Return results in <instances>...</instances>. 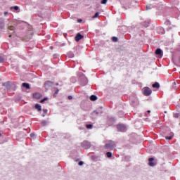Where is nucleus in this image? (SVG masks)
Returning a JSON list of instances; mask_svg holds the SVG:
<instances>
[{
	"instance_id": "nucleus-1",
	"label": "nucleus",
	"mask_w": 180,
	"mask_h": 180,
	"mask_svg": "<svg viewBox=\"0 0 180 180\" xmlns=\"http://www.w3.org/2000/svg\"><path fill=\"white\" fill-rule=\"evenodd\" d=\"M143 94L146 96H150V94H153V91L148 87H145L143 89Z\"/></svg>"
},
{
	"instance_id": "nucleus-2",
	"label": "nucleus",
	"mask_w": 180,
	"mask_h": 180,
	"mask_svg": "<svg viewBox=\"0 0 180 180\" xmlns=\"http://www.w3.org/2000/svg\"><path fill=\"white\" fill-rule=\"evenodd\" d=\"M115 147V142L110 141L105 144V148H108L109 150H112Z\"/></svg>"
},
{
	"instance_id": "nucleus-3",
	"label": "nucleus",
	"mask_w": 180,
	"mask_h": 180,
	"mask_svg": "<svg viewBox=\"0 0 180 180\" xmlns=\"http://www.w3.org/2000/svg\"><path fill=\"white\" fill-rule=\"evenodd\" d=\"M41 96H42L41 94L39 92H36L33 94V98H34V99H40Z\"/></svg>"
},
{
	"instance_id": "nucleus-4",
	"label": "nucleus",
	"mask_w": 180,
	"mask_h": 180,
	"mask_svg": "<svg viewBox=\"0 0 180 180\" xmlns=\"http://www.w3.org/2000/svg\"><path fill=\"white\" fill-rule=\"evenodd\" d=\"M148 165H150V167H154L155 166V162H154V158H150L148 159Z\"/></svg>"
},
{
	"instance_id": "nucleus-5",
	"label": "nucleus",
	"mask_w": 180,
	"mask_h": 180,
	"mask_svg": "<svg viewBox=\"0 0 180 180\" xmlns=\"http://www.w3.org/2000/svg\"><path fill=\"white\" fill-rule=\"evenodd\" d=\"M117 129L120 130V131H124V130H126V127L123 124H118Z\"/></svg>"
},
{
	"instance_id": "nucleus-6",
	"label": "nucleus",
	"mask_w": 180,
	"mask_h": 180,
	"mask_svg": "<svg viewBox=\"0 0 180 180\" xmlns=\"http://www.w3.org/2000/svg\"><path fill=\"white\" fill-rule=\"evenodd\" d=\"M82 39H84V36L81 35L79 33H78L75 37L76 41H79Z\"/></svg>"
},
{
	"instance_id": "nucleus-7",
	"label": "nucleus",
	"mask_w": 180,
	"mask_h": 180,
	"mask_svg": "<svg viewBox=\"0 0 180 180\" xmlns=\"http://www.w3.org/2000/svg\"><path fill=\"white\" fill-rule=\"evenodd\" d=\"M34 108L38 112H41V105L40 104H36Z\"/></svg>"
},
{
	"instance_id": "nucleus-8",
	"label": "nucleus",
	"mask_w": 180,
	"mask_h": 180,
	"mask_svg": "<svg viewBox=\"0 0 180 180\" xmlns=\"http://www.w3.org/2000/svg\"><path fill=\"white\" fill-rule=\"evenodd\" d=\"M155 54H157V56H162V50H161L160 49H158L155 51Z\"/></svg>"
},
{
	"instance_id": "nucleus-9",
	"label": "nucleus",
	"mask_w": 180,
	"mask_h": 180,
	"mask_svg": "<svg viewBox=\"0 0 180 180\" xmlns=\"http://www.w3.org/2000/svg\"><path fill=\"white\" fill-rule=\"evenodd\" d=\"M22 86L24 88H26V89H30V85H29L27 83H22Z\"/></svg>"
},
{
	"instance_id": "nucleus-10",
	"label": "nucleus",
	"mask_w": 180,
	"mask_h": 180,
	"mask_svg": "<svg viewBox=\"0 0 180 180\" xmlns=\"http://www.w3.org/2000/svg\"><path fill=\"white\" fill-rule=\"evenodd\" d=\"M8 30H11V32H13V33H15V27L13 25L8 26Z\"/></svg>"
},
{
	"instance_id": "nucleus-11",
	"label": "nucleus",
	"mask_w": 180,
	"mask_h": 180,
	"mask_svg": "<svg viewBox=\"0 0 180 180\" xmlns=\"http://www.w3.org/2000/svg\"><path fill=\"white\" fill-rule=\"evenodd\" d=\"M153 88H160V83L155 82V84H153Z\"/></svg>"
},
{
	"instance_id": "nucleus-12",
	"label": "nucleus",
	"mask_w": 180,
	"mask_h": 180,
	"mask_svg": "<svg viewBox=\"0 0 180 180\" xmlns=\"http://www.w3.org/2000/svg\"><path fill=\"white\" fill-rule=\"evenodd\" d=\"M90 99L91 101H96V99H98V97H96V96L95 95H92L91 96Z\"/></svg>"
},
{
	"instance_id": "nucleus-13",
	"label": "nucleus",
	"mask_w": 180,
	"mask_h": 180,
	"mask_svg": "<svg viewBox=\"0 0 180 180\" xmlns=\"http://www.w3.org/2000/svg\"><path fill=\"white\" fill-rule=\"evenodd\" d=\"M173 138H174V134H172V133L170 136L165 137L166 140H172Z\"/></svg>"
},
{
	"instance_id": "nucleus-14",
	"label": "nucleus",
	"mask_w": 180,
	"mask_h": 180,
	"mask_svg": "<svg viewBox=\"0 0 180 180\" xmlns=\"http://www.w3.org/2000/svg\"><path fill=\"white\" fill-rule=\"evenodd\" d=\"M0 29H5V22H0Z\"/></svg>"
},
{
	"instance_id": "nucleus-15",
	"label": "nucleus",
	"mask_w": 180,
	"mask_h": 180,
	"mask_svg": "<svg viewBox=\"0 0 180 180\" xmlns=\"http://www.w3.org/2000/svg\"><path fill=\"white\" fill-rule=\"evenodd\" d=\"M96 18H99V13H96V14L92 17L93 19H95Z\"/></svg>"
},
{
	"instance_id": "nucleus-16",
	"label": "nucleus",
	"mask_w": 180,
	"mask_h": 180,
	"mask_svg": "<svg viewBox=\"0 0 180 180\" xmlns=\"http://www.w3.org/2000/svg\"><path fill=\"white\" fill-rule=\"evenodd\" d=\"M107 157H108V158H112V153L108 152V153H107Z\"/></svg>"
},
{
	"instance_id": "nucleus-17",
	"label": "nucleus",
	"mask_w": 180,
	"mask_h": 180,
	"mask_svg": "<svg viewBox=\"0 0 180 180\" xmlns=\"http://www.w3.org/2000/svg\"><path fill=\"white\" fill-rule=\"evenodd\" d=\"M10 9H15V11H18L19 9V6H15L14 7H11Z\"/></svg>"
},
{
	"instance_id": "nucleus-18",
	"label": "nucleus",
	"mask_w": 180,
	"mask_h": 180,
	"mask_svg": "<svg viewBox=\"0 0 180 180\" xmlns=\"http://www.w3.org/2000/svg\"><path fill=\"white\" fill-rule=\"evenodd\" d=\"M58 92H60V91L58 89H56L55 94H53V96H57V94H58Z\"/></svg>"
},
{
	"instance_id": "nucleus-19",
	"label": "nucleus",
	"mask_w": 180,
	"mask_h": 180,
	"mask_svg": "<svg viewBox=\"0 0 180 180\" xmlns=\"http://www.w3.org/2000/svg\"><path fill=\"white\" fill-rule=\"evenodd\" d=\"M107 2H108V0H102L101 1V4H103V5H105Z\"/></svg>"
},
{
	"instance_id": "nucleus-20",
	"label": "nucleus",
	"mask_w": 180,
	"mask_h": 180,
	"mask_svg": "<svg viewBox=\"0 0 180 180\" xmlns=\"http://www.w3.org/2000/svg\"><path fill=\"white\" fill-rule=\"evenodd\" d=\"M112 41H117V37H112Z\"/></svg>"
},
{
	"instance_id": "nucleus-21",
	"label": "nucleus",
	"mask_w": 180,
	"mask_h": 180,
	"mask_svg": "<svg viewBox=\"0 0 180 180\" xmlns=\"http://www.w3.org/2000/svg\"><path fill=\"white\" fill-rule=\"evenodd\" d=\"M86 128L87 129H91L92 128V124H87Z\"/></svg>"
},
{
	"instance_id": "nucleus-22",
	"label": "nucleus",
	"mask_w": 180,
	"mask_h": 180,
	"mask_svg": "<svg viewBox=\"0 0 180 180\" xmlns=\"http://www.w3.org/2000/svg\"><path fill=\"white\" fill-rule=\"evenodd\" d=\"M43 102H46V98H44L42 100L40 101V103H43Z\"/></svg>"
},
{
	"instance_id": "nucleus-23",
	"label": "nucleus",
	"mask_w": 180,
	"mask_h": 180,
	"mask_svg": "<svg viewBox=\"0 0 180 180\" xmlns=\"http://www.w3.org/2000/svg\"><path fill=\"white\" fill-rule=\"evenodd\" d=\"M160 30H162V34L165 33V31L164 30V28H160Z\"/></svg>"
},
{
	"instance_id": "nucleus-24",
	"label": "nucleus",
	"mask_w": 180,
	"mask_h": 180,
	"mask_svg": "<svg viewBox=\"0 0 180 180\" xmlns=\"http://www.w3.org/2000/svg\"><path fill=\"white\" fill-rule=\"evenodd\" d=\"M83 144H87L88 146H90V143L88 141H84Z\"/></svg>"
},
{
	"instance_id": "nucleus-25",
	"label": "nucleus",
	"mask_w": 180,
	"mask_h": 180,
	"mask_svg": "<svg viewBox=\"0 0 180 180\" xmlns=\"http://www.w3.org/2000/svg\"><path fill=\"white\" fill-rule=\"evenodd\" d=\"M0 63H4V58L0 56Z\"/></svg>"
},
{
	"instance_id": "nucleus-26",
	"label": "nucleus",
	"mask_w": 180,
	"mask_h": 180,
	"mask_svg": "<svg viewBox=\"0 0 180 180\" xmlns=\"http://www.w3.org/2000/svg\"><path fill=\"white\" fill-rule=\"evenodd\" d=\"M79 165H84V162H82V161L79 162Z\"/></svg>"
},
{
	"instance_id": "nucleus-27",
	"label": "nucleus",
	"mask_w": 180,
	"mask_h": 180,
	"mask_svg": "<svg viewBox=\"0 0 180 180\" xmlns=\"http://www.w3.org/2000/svg\"><path fill=\"white\" fill-rule=\"evenodd\" d=\"M41 124H42V126H46V122H42Z\"/></svg>"
},
{
	"instance_id": "nucleus-28",
	"label": "nucleus",
	"mask_w": 180,
	"mask_h": 180,
	"mask_svg": "<svg viewBox=\"0 0 180 180\" xmlns=\"http://www.w3.org/2000/svg\"><path fill=\"white\" fill-rule=\"evenodd\" d=\"M25 41H29V40H30V38H28L27 39H24Z\"/></svg>"
},
{
	"instance_id": "nucleus-29",
	"label": "nucleus",
	"mask_w": 180,
	"mask_h": 180,
	"mask_svg": "<svg viewBox=\"0 0 180 180\" xmlns=\"http://www.w3.org/2000/svg\"><path fill=\"white\" fill-rule=\"evenodd\" d=\"M35 134H30L31 137H34Z\"/></svg>"
},
{
	"instance_id": "nucleus-30",
	"label": "nucleus",
	"mask_w": 180,
	"mask_h": 180,
	"mask_svg": "<svg viewBox=\"0 0 180 180\" xmlns=\"http://www.w3.org/2000/svg\"><path fill=\"white\" fill-rule=\"evenodd\" d=\"M77 22H78L79 23H81V22H82V20H81V19L77 20Z\"/></svg>"
},
{
	"instance_id": "nucleus-31",
	"label": "nucleus",
	"mask_w": 180,
	"mask_h": 180,
	"mask_svg": "<svg viewBox=\"0 0 180 180\" xmlns=\"http://www.w3.org/2000/svg\"><path fill=\"white\" fill-rule=\"evenodd\" d=\"M68 99H70V100L72 99V96H68Z\"/></svg>"
},
{
	"instance_id": "nucleus-32",
	"label": "nucleus",
	"mask_w": 180,
	"mask_h": 180,
	"mask_svg": "<svg viewBox=\"0 0 180 180\" xmlns=\"http://www.w3.org/2000/svg\"><path fill=\"white\" fill-rule=\"evenodd\" d=\"M7 14H8V12H7V11L4 12V15H5V16H6Z\"/></svg>"
},
{
	"instance_id": "nucleus-33",
	"label": "nucleus",
	"mask_w": 180,
	"mask_h": 180,
	"mask_svg": "<svg viewBox=\"0 0 180 180\" xmlns=\"http://www.w3.org/2000/svg\"><path fill=\"white\" fill-rule=\"evenodd\" d=\"M8 37H12V34H9Z\"/></svg>"
},
{
	"instance_id": "nucleus-34",
	"label": "nucleus",
	"mask_w": 180,
	"mask_h": 180,
	"mask_svg": "<svg viewBox=\"0 0 180 180\" xmlns=\"http://www.w3.org/2000/svg\"><path fill=\"white\" fill-rule=\"evenodd\" d=\"M50 49H51V50H53V46H51Z\"/></svg>"
},
{
	"instance_id": "nucleus-35",
	"label": "nucleus",
	"mask_w": 180,
	"mask_h": 180,
	"mask_svg": "<svg viewBox=\"0 0 180 180\" xmlns=\"http://www.w3.org/2000/svg\"><path fill=\"white\" fill-rule=\"evenodd\" d=\"M94 113H96V115H98V112H96V111H94Z\"/></svg>"
},
{
	"instance_id": "nucleus-36",
	"label": "nucleus",
	"mask_w": 180,
	"mask_h": 180,
	"mask_svg": "<svg viewBox=\"0 0 180 180\" xmlns=\"http://www.w3.org/2000/svg\"><path fill=\"white\" fill-rule=\"evenodd\" d=\"M151 111H150V110H148V113H150Z\"/></svg>"
},
{
	"instance_id": "nucleus-37",
	"label": "nucleus",
	"mask_w": 180,
	"mask_h": 180,
	"mask_svg": "<svg viewBox=\"0 0 180 180\" xmlns=\"http://www.w3.org/2000/svg\"><path fill=\"white\" fill-rule=\"evenodd\" d=\"M48 39H50V37L49 36H47Z\"/></svg>"
},
{
	"instance_id": "nucleus-38",
	"label": "nucleus",
	"mask_w": 180,
	"mask_h": 180,
	"mask_svg": "<svg viewBox=\"0 0 180 180\" xmlns=\"http://www.w3.org/2000/svg\"><path fill=\"white\" fill-rule=\"evenodd\" d=\"M70 57H74V55L70 56Z\"/></svg>"
},
{
	"instance_id": "nucleus-39",
	"label": "nucleus",
	"mask_w": 180,
	"mask_h": 180,
	"mask_svg": "<svg viewBox=\"0 0 180 180\" xmlns=\"http://www.w3.org/2000/svg\"><path fill=\"white\" fill-rule=\"evenodd\" d=\"M146 8L148 9V6H147Z\"/></svg>"
},
{
	"instance_id": "nucleus-40",
	"label": "nucleus",
	"mask_w": 180,
	"mask_h": 180,
	"mask_svg": "<svg viewBox=\"0 0 180 180\" xmlns=\"http://www.w3.org/2000/svg\"><path fill=\"white\" fill-rule=\"evenodd\" d=\"M44 112H46V110H44Z\"/></svg>"
},
{
	"instance_id": "nucleus-41",
	"label": "nucleus",
	"mask_w": 180,
	"mask_h": 180,
	"mask_svg": "<svg viewBox=\"0 0 180 180\" xmlns=\"http://www.w3.org/2000/svg\"><path fill=\"white\" fill-rule=\"evenodd\" d=\"M2 136V134H0V136Z\"/></svg>"
}]
</instances>
